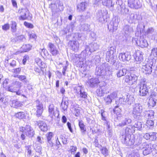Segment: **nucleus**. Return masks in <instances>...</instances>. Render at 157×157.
I'll list each match as a JSON object with an SVG mask.
<instances>
[{
	"instance_id": "57",
	"label": "nucleus",
	"mask_w": 157,
	"mask_h": 157,
	"mask_svg": "<svg viewBox=\"0 0 157 157\" xmlns=\"http://www.w3.org/2000/svg\"><path fill=\"white\" fill-rule=\"evenodd\" d=\"M118 92L117 91H115L113 92L110 94L109 95L111 98L113 100L116 98L117 96Z\"/></svg>"
},
{
	"instance_id": "35",
	"label": "nucleus",
	"mask_w": 157,
	"mask_h": 157,
	"mask_svg": "<svg viewBox=\"0 0 157 157\" xmlns=\"http://www.w3.org/2000/svg\"><path fill=\"white\" fill-rule=\"evenodd\" d=\"M156 100L155 98H153L151 97L148 102V105L149 108L154 107L155 105Z\"/></svg>"
},
{
	"instance_id": "44",
	"label": "nucleus",
	"mask_w": 157,
	"mask_h": 157,
	"mask_svg": "<svg viewBox=\"0 0 157 157\" xmlns=\"http://www.w3.org/2000/svg\"><path fill=\"white\" fill-rule=\"evenodd\" d=\"M127 157H140L139 151L137 150H135L130 154L127 155Z\"/></svg>"
},
{
	"instance_id": "61",
	"label": "nucleus",
	"mask_w": 157,
	"mask_h": 157,
	"mask_svg": "<svg viewBox=\"0 0 157 157\" xmlns=\"http://www.w3.org/2000/svg\"><path fill=\"white\" fill-rule=\"evenodd\" d=\"M17 40L20 41H24L25 40V38L23 35H21L17 37Z\"/></svg>"
},
{
	"instance_id": "15",
	"label": "nucleus",
	"mask_w": 157,
	"mask_h": 157,
	"mask_svg": "<svg viewBox=\"0 0 157 157\" xmlns=\"http://www.w3.org/2000/svg\"><path fill=\"white\" fill-rule=\"evenodd\" d=\"M88 84L91 87H94L99 85V86H101V85L104 86L105 83L103 81L100 82L97 78H92L90 79L88 82Z\"/></svg>"
},
{
	"instance_id": "34",
	"label": "nucleus",
	"mask_w": 157,
	"mask_h": 157,
	"mask_svg": "<svg viewBox=\"0 0 157 157\" xmlns=\"http://www.w3.org/2000/svg\"><path fill=\"white\" fill-rule=\"evenodd\" d=\"M125 98L126 102H127L128 104L130 105L132 104L135 101V99L133 95H131L128 94L127 95Z\"/></svg>"
},
{
	"instance_id": "24",
	"label": "nucleus",
	"mask_w": 157,
	"mask_h": 157,
	"mask_svg": "<svg viewBox=\"0 0 157 157\" xmlns=\"http://www.w3.org/2000/svg\"><path fill=\"white\" fill-rule=\"evenodd\" d=\"M68 46L73 51L77 50L79 48V44L76 41L70 40L68 43Z\"/></svg>"
},
{
	"instance_id": "64",
	"label": "nucleus",
	"mask_w": 157,
	"mask_h": 157,
	"mask_svg": "<svg viewBox=\"0 0 157 157\" xmlns=\"http://www.w3.org/2000/svg\"><path fill=\"white\" fill-rule=\"evenodd\" d=\"M154 122L153 121L151 120H147L146 122V126L148 127L152 126L154 125Z\"/></svg>"
},
{
	"instance_id": "19",
	"label": "nucleus",
	"mask_w": 157,
	"mask_h": 157,
	"mask_svg": "<svg viewBox=\"0 0 157 157\" xmlns=\"http://www.w3.org/2000/svg\"><path fill=\"white\" fill-rule=\"evenodd\" d=\"M18 13L21 15L19 17V19L20 20H24L28 18V14L29 11L26 8H21L19 10Z\"/></svg>"
},
{
	"instance_id": "37",
	"label": "nucleus",
	"mask_w": 157,
	"mask_h": 157,
	"mask_svg": "<svg viewBox=\"0 0 157 157\" xmlns=\"http://www.w3.org/2000/svg\"><path fill=\"white\" fill-rule=\"evenodd\" d=\"M13 88H15L16 89H20L21 86V83L17 81H13L10 85Z\"/></svg>"
},
{
	"instance_id": "38",
	"label": "nucleus",
	"mask_w": 157,
	"mask_h": 157,
	"mask_svg": "<svg viewBox=\"0 0 157 157\" xmlns=\"http://www.w3.org/2000/svg\"><path fill=\"white\" fill-rule=\"evenodd\" d=\"M103 86H104L101 85V86H100V88L99 89L97 90L96 91L97 94L99 96H102L105 93V87Z\"/></svg>"
},
{
	"instance_id": "16",
	"label": "nucleus",
	"mask_w": 157,
	"mask_h": 157,
	"mask_svg": "<svg viewBox=\"0 0 157 157\" xmlns=\"http://www.w3.org/2000/svg\"><path fill=\"white\" fill-rule=\"evenodd\" d=\"M128 5L131 8L138 9L140 8L142 4L139 0H128Z\"/></svg>"
},
{
	"instance_id": "12",
	"label": "nucleus",
	"mask_w": 157,
	"mask_h": 157,
	"mask_svg": "<svg viewBox=\"0 0 157 157\" xmlns=\"http://www.w3.org/2000/svg\"><path fill=\"white\" fill-rule=\"evenodd\" d=\"M153 147L151 144L143 143L140 147L141 149H143V153L144 155H147L150 154L152 151Z\"/></svg>"
},
{
	"instance_id": "32",
	"label": "nucleus",
	"mask_w": 157,
	"mask_h": 157,
	"mask_svg": "<svg viewBox=\"0 0 157 157\" xmlns=\"http://www.w3.org/2000/svg\"><path fill=\"white\" fill-rule=\"evenodd\" d=\"M7 90L11 92L16 93V94L18 95H20L21 94L20 89H16L15 88L12 87L11 86H8L7 88Z\"/></svg>"
},
{
	"instance_id": "40",
	"label": "nucleus",
	"mask_w": 157,
	"mask_h": 157,
	"mask_svg": "<svg viewBox=\"0 0 157 157\" xmlns=\"http://www.w3.org/2000/svg\"><path fill=\"white\" fill-rule=\"evenodd\" d=\"M48 112L49 115L52 117L53 115L56 116L55 114L54 106L53 104H50L48 106Z\"/></svg>"
},
{
	"instance_id": "22",
	"label": "nucleus",
	"mask_w": 157,
	"mask_h": 157,
	"mask_svg": "<svg viewBox=\"0 0 157 157\" xmlns=\"http://www.w3.org/2000/svg\"><path fill=\"white\" fill-rule=\"evenodd\" d=\"M136 41L137 45L141 48L147 47L148 46L147 40L144 39L143 37H140L139 39H137L136 40Z\"/></svg>"
},
{
	"instance_id": "58",
	"label": "nucleus",
	"mask_w": 157,
	"mask_h": 157,
	"mask_svg": "<svg viewBox=\"0 0 157 157\" xmlns=\"http://www.w3.org/2000/svg\"><path fill=\"white\" fill-rule=\"evenodd\" d=\"M82 34L81 33H76L75 34V36H73L74 38H75V40H81V37Z\"/></svg>"
},
{
	"instance_id": "30",
	"label": "nucleus",
	"mask_w": 157,
	"mask_h": 157,
	"mask_svg": "<svg viewBox=\"0 0 157 157\" xmlns=\"http://www.w3.org/2000/svg\"><path fill=\"white\" fill-rule=\"evenodd\" d=\"M88 3L87 2H82L78 5V9L79 12L83 11L86 9Z\"/></svg>"
},
{
	"instance_id": "21",
	"label": "nucleus",
	"mask_w": 157,
	"mask_h": 157,
	"mask_svg": "<svg viewBox=\"0 0 157 157\" xmlns=\"http://www.w3.org/2000/svg\"><path fill=\"white\" fill-rule=\"evenodd\" d=\"M142 67L141 71L145 74L146 75L151 74L152 72V68L151 66H150L148 64L145 63H144L142 64Z\"/></svg>"
},
{
	"instance_id": "42",
	"label": "nucleus",
	"mask_w": 157,
	"mask_h": 157,
	"mask_svg": "<svg viewBox=\"0 0 157 157\" xmlns=\"http://www.w3.org/2000/svg\"><path fill=\"white\" fill-rule=\"evenodd\" d=\"M100 151L101 153L105 156L106 157L109 154V150L105 147L101 146Z\"/></svg>"
},
{
	"instance_id": "47",
	"label": "nucleus",
	"mask_w": 157,
	"mask_h": 157,
	"mask_svg": "<svg viewBox=\"0 0 157 157\" xmlns=\"http://www.w3.org/2000/svg\"><path fill=\"white\" fill-rule=\"evenodd\" d=\"M11 30L12 32L15 33L17 30V23L13 21L11 22Z\"/></svg>"
},
{
	"instance_id": "2",
	"label": "nucleus",
	"mask_w": 157,
	"mask_h": 157,
	"mask_svg": "<svg viewBox=\"0 0 157 157\" xmlns=\"http://www.w3.org/2000/svg\"><path fill=\"white\" fill-rule=\"evenodd\" d=\"M111 67L109 64L103 63L98 65L95 69V75L97 76H102L109 74Z\"/></svg>"
},
{
	"instance_id": "7",
	"label": "nucleus",
	"mask_w": 157,
	"mask_h": 157,
	"mask_svg": "<svg viewBox=\"0 0 157 157\" xmlns=\"http://www.w3.org/2000/svg\"><path fill=\"white\" fill-rule=\"evenodd\" d=\"M143 110V107L140 103H136L133 106L132 112V116L134 118L138 120L141 116Z\"/></svg>"
},
{
	"instance_id": "39",
	"label": "nucleus",
	"mask_w": 157,
	"mask_h": 157,
	"mask_svg": "<svg viewBox=\"0 0 157 157\" xmlns=\"http://www.w3.org/2000/svg\"><path fill=\"white\" fill-rule=\"evenodd\" d=\"M125 97L120 98L119 99H117L116 101V104L117 105H125L126 103Z\"/></svg>"
},
{
	"instance_id": "56",
	"label": "nucleus",
	"mask_w": 157,
	"mask_h": 157,
	"mask_svg": "<svg viewBox=\"0 0 157 157\" xmlns=\"http://www.w3.org/2000/svg\"><path fill=\"white\" fill-rule=\"evenodd\" d=\"M100 58L99 56H96L94 58V60L91 61L93 64H97L100 61Z\"/></svg>"
},
{
	"instance_id": "27",
	"label": "nucleus",
	"mask_w": 157,
	"mask_h": 157,
	"mask_svg": "<svg viewBox=\"0 0 157 157\" xmlns=\"http://www.w3.org/2000/svg\"><path fill=\"white\" fill-rule=\"evenodd\" d=\"M46 137L48 142L47 145L48 147H52L53 146L52 138L53 137V134L52 132H49L46 134Z\"/></svg>"
},
{
	"instance_id": "11",
	"label": "nucleus",
	"mask_w": 157,
	"mask_h": 157,
	"mask_svg": "<svg viewBox=\"0 0 157 157\" xmlns=\"http://www.w3.org/2000/svg\"><path fill=\"white\" fill-rule=\"evenodd\" d=\"M138 79L137 76L133 74L126 75L125 77L124 81L129 85H132L136 83Z\"/></svg>"
},
{
	"instance_id": "23",
	"label": "nucleus",
	"mask_w": 157,
	"mask_h": 157,
	"mask_svg": "<svg viewBox=\"0 0 157 157\" xmlns=\"http://www.w3.org/2000/svg\"><path fill=\"white\" fill-rule=\"evenodd\" d=\"M36 124L38 126L40 129L43 132H46L48 130V126L46 123L43 121H36Z\"/></svg>"
},
{
	"instance_id": "14",
	"label": "nucleus",
	"mask_w": 157,
	"mask_h": 157,
	"mask_svg": "<svg viewBox=\"0 0 157 157\" xmlns=\"http://www.w3.org/2000/svg\"><path fill=\"white\" fill-rule=\"evenodd\" d=\"M119 21L117 18L113 19L108 25V28L110 31L113 33L117 29Z\"/></svg>"
},
{
	"instance_id": "51",
	"label": "nucleus",
	"mask_w": 157,
	"mask_h": 157,
	"mask_svg": "<svg viewBox=\"0 0 157 157\" xmlns=\"http://www.w3.org/2000/svg\"><path fill=\"white\" fill-rule=\"evenodd\" d=\"M156 60L155 59H150L148 61H147V64H148L149 66H151V68H152V67H154L155 66Z\"/></svg>"
},
{
	"instance_id": "9",
	"label": "nucleus",
	"mask_w": 157,
	"mask_h": 157,
	"mask_svg": "<svg viewBox=\"0 0 157 157\" xmlns=\"http://www.w3.org/2000/svg\"><path fill=\"white\" fill-rule=\"evenodd\" d=\"M154 111L152 110H145L143 112L139 120L144 121L149 119H153L154 118Z\"/></svg>"
},
{
	"instance_id": "10",
	"label": "nucleus",
	"mask_w": 157,
	"mask_h": 157,
	"mask_svg": "<svg viewBox=\"0 0 157 157\" xmlns=\"http://www.w3.org/2000/svg\"><path fill=\"white\" fill-rule=\"evenodd\" d=\"M149 86L145 82H141L140 85L139 94L140 96H144L149 93Z\"/></svg>"
},
{
	"instance_id": "33",
	"label": "nucleus",
	"mask_w": 157,
	"mask_h": 157,
	"mask_svg": "<svg viewBox=\"0 0 157 157\" xmlns=\"http://www.w3.org/2000/svg\"><path fill=\"white\" fill-rule=\"evenodd\" d=\"M132 120L129 117H126L123 120L121 123L119 124V126L120 127H123L124 125H127L130 124L132 122Z\"/></svg>"
},
{
	"instance_id": "63",
	"label": "nucleus",
	"mask_w": 157,
	"mask_h": 157,
	"mask_svg": "<svg viewBox=\"0 0 157 157\" xmlns=\"http://www.w3.org/2000/svg\"><path fill=\"white\" fill-rule=\"evenodd\" d=\"M108 128H107V133L109 135V137H112V130L111 129L109 125L108 124Z\"/></svg>"
},
{
	"instance_id": "53",
	"label": "nucleus",
	"mask_w": 157,
	"mask_h": 157,
	"mask_svg": "<svg viewBox=\"0 0 157 157\" xmlns=\"http://www.w3.org/2000/svg\"><path fill=\"white\" fill-rule=\"evenodd\" d=\"M81 29L84 31H87L89 29V25L86 24H82Z\"/></svg>"
},
{
	"instance_id": "4",
	"label": "nucleus",
	"mask_w": 157,
	"mask_h": 157,
	"mask_svg": "<svg viewBox=\"0 0 157 157\" xmlns=\"http://www.w3.org/2000/svg\"><path fill=\"white\" fill-rule=\"evenodd\" d=\"M122 143L127 146H131L134 144L135 142V137L133 135L124 134L120 137Z\"/></svg>"
},
{
	"instance_id": "55",
	"label": "nucleus",
	"mask_w": 157,
	"mask_h": 157,
	"mask_svg": "<svg viewBox=\"0 0 157 157\" xmlns=\"http://www.w3.org/2000/svg\"><path fill=\"white\" fill-rule=\"evenodd\" d=\"M37 64L41 68H44L46 67V64L40 59L37 63Z\"/></svg>"
},
{
	"instance_id": "25",
	"label": "nucleus",
	"mask_w": 157,
	"mask_h": 157,
	"mask_svg": "<svg viewBox=\"0 0 157 157\" xmlns=\"http://www.w3.org/2000/svg\"><path fill=\"white\" fill-rule=\"evenodd\" d=\"M136 57L135 59L137 63H140L143 60V53L140 51L138 50L135 52Z\"/></svg>"
},
{
	"instance_id": "26",
	"label": "nucleus",
	"mask_w": 157,
	"mask_h": 157,
	"mask_svg": "<svg viewBox=\"0 0 157 157\" xmlns=\"http://www.w3.org/2000/svg\"><path fill=\"white\" fill-rule=\"evenodd\" d=\"M116 74L118 78H120L125 75L128 72V70L126 69L121 67L116 69Z\"/></svg>"
},
{
	"instance_id": "13",
	"label": "nucleus",
	"mask_w": 157,
	"mask_h": 157,
	"mask_svg": "<svg viewBox=\"0 0 157 157\" xmlns=\"http://www.w3.org/2000/svg\"><path fill=\"white\" fill-rule=\"evenodd\" d=\"M34 105H35L36 109V116L39 117L41 116L44 110L43 104L39 100H36L34 102Z\"/></svg>"
},
{
	"instance_id": "41",
	"label": "nucleus",
	"mask_w": 157,
	"mask_h": 157,
	"mask_svg": "<svg viewBox=\"0 0 157 157\" xmlns=\"http://www.w3.org/2000/svg\"><path fill=\"white\" fill-rule=\"evenodd\" d=\"M102 4L104 6L108 7L109 8L113 7L114 4H112L111 0H107L102 2Z\"/></svg>"
},
{
	"instance_id": "62",
	"label": "nucleus",
	"mask_w": 157,
	"mask_h": 157,
	"mask_svg": "<svg viewBox=\"0 0 157 157\" xmlns=\"http://www.w3.org/2000/svg\"><path fill=\"white\" fill-rule=\"evenodd\" d=\"M18 78L19 80L21 81H23L24 82L27 83V80H26V77L25 75H19L18 76Z\"/></svg>"
},
{
	"instance_id": "50",
	"label": "nucleus",
	"mask_w": 157,
	"mask_h": 157,
	"mask_svg": "<svg viewBox=\"0 0 157 157\" xmlns=\"http://www.w3.org/2000/svg\"><path fill=\"white\" fill-rule=\"evenodd\" d=\"M119 105H117L114 107L113 109V113L116 114H118V113L119 114L121 111V109L119 108Z\"/></svg>"
},
{
	"instance_id": "8",
	"label": "nucleus",
	"mask_w": 157,
	"mask_h": 157,
	"mask_svg": "<svg viewBox=\"0 0 157 157\" xmlns=\"http://www.w3.org/2000/svg\"><path fill=\"white\" fill-rule=\"evenodd\" d=\"M19 131L30 137L33 136L34 135V130L30 125H28L24 127H20Z\"/></svg>"
},
{
	"instance_id": "20",
	"label": "nucleus",
	"mask_w": 157,
	"mask_h": 157,
	"mask_svg": "<svg viewBox=\"0 0 157 157\" xmlns=\"http://www.w3.org/2000/svg\"><path fill=\"white\" fill-rule=\"evenodd\" d=\"M48 47L49 48V51L50 53L53 56H56L59 54V52L58 48L53 44L49 43Z\"/></svg>"
},
{
	"instance_id": "46",
	"label": "nucleus",
	"mask_w": 157,
	"mask_h": 157,
	"mask_svg": "<svg viewBox=\"0 0 157 157\" xmlns=\"http://www.w3.org/2000/svg\"><path fill=\"white\" fill-rule=\"evenodd\" d=\"M123 30L126 34H128L129 33L132 32V28L128 25H125L123 29Z\"/></svg>"
},
{
	"instance_id": "49",
	"label": "nucleus",
	"mask_w": 157,
	"mask_h": 157,
	"mask_svg": "<svg viewBox=\"0 0 157 157\" xmlns=\"http://www.w3.org/2000/svg\"><path fill=\"white\" fill-rule=\"evenodd\" d=\"M150 140L155 141L157 138V133L155 132H150Z\"/></svg>"
},
{
	"instance_id": "1",
	"label": "nucleus",
	"mask_w": 157,
	"mask_h": 157,
	"mask_svg": "<svg viewBox=\"0 0 157 157\" xmlns=\"http://www.w3.org/2000/svg\"><path fill=\"white\" fill-rule=\"evenodd\" d=\"M99 49V45L96 43H92L89 45L86 46L85 50L82 52L78 57L79 62H78V64L80 67L81 71L84 72L86 71L89 68L85 60L86 55L85 53H88L90 52L89 54L90 55L92 52L96 51Z\"/></svg>"
},
{
	"instance_id": "5",
	"label": "nucleus",
	"mask_w": 157,
	"mask_h": 157,
	"mask_svg": "<svg viewBox=\"0 0 157 157\" xmlns=\"http://www.w3.org/2000/svg\"><path fill=\"white\" fill-rule=\"evenodd\" d=\"M116 49L113 47H111L109 48L106 53V60L111 64H113L116 62L117 57L115 55Z\"/></svg>"
},
{
	"instance_id": "17",
	"label": "nucleus",
	"mask_w": 157,
	"mask_h": 157,
	"mask_svg": "<svg viewBox=\"0 0 157 157\" xmlns=\"http://www.w3.org/2000/svg\"><path fill=\"white\" fill-rule=\"evenodd\" d=\"M75 90L80 98H86L87 97V93L85 91L83 87L82 86H77L75 87Z\"/></svg>"
},
{
	"instance_id": "31",
	"label": "nucleus",
	"mask_w": 157,
	"mask_h": 157,
	"mask_svg": "<svg viewBox=\"0 0 157 157\" xmlns=\"http://www.w3.org/2000/svg\"><path fill=\"white\" fill-rule=\"evenodd\" d=\"M156 33L155 29L152 27L149 28L145 32V34L150 36H153Z\"/></svg>"
},
{
	"instance_id": "36",
	"label": "nucleus",
	"mask_w": 157,
	"mask_h": 157,
	"mask_svg": "<svg viewBox=\"0 0 157 157\" xmlns=\"http://www.w3.org/2000/svg\"><path fill=\"white\" fill-rule=\"evenodd\" d=\"M78 125L81 130V134L82 136L84 135L86 132V128L85 125L82 121H79Z\"/></svg>"
},
{
	"instance_id": "3",
	"label": "nucleus",
	"mask_w": 157,
	"mask_h": 157,
	"mask_svg": "<svg viewBox=\"0 0 157 157\" xmlns=\"http://www.w3.org/2000/svg\"><path fill=\"white\" fill-rule=\"evenodd\" d=\"M64 8V6L63 2L59 0L56 1L54 4H52V16L55 17H58L61 12L63 10Z\"/></svg>"
},
{
	"instance_id": "52",
	"label": "nucleus",
	"mask_w": 157,
	"mask_h": 157,
	"mask_svg": "<svg viewBox=\"0 0 157 157\" xmlns=\"http://www.w3.org/2000/svg\"><path fill=\"white\" fill-rule=\"evenodd\" d=\"M104 100L106 103L107 105H109L111 103L113 100L111 98L109 95H108L106 97L104 98Z\"/></svg>"
},
{
	"instance_id": "43",
	"label": "nucleus",
	"mask_w": 157,
	"mask_h": 157,
	"mask_svg": "<svg viewBox=\"0 0 157 157\" xmlns=\"http://www.w3.org/2000/svg\"><path fill=\"white\" fill-rule=\"evenodd\" d=\"M68 105V102L63 99L60 106V107L64 111L67 110Z\"/></svg>"
},
{
	"instance_id": "54",
	"label": "nucleus",
	"mask_w": 157,
	"mask_h": 157,
	"mask_svg": "<svg viewBox=\"0 0 157 157\" xmlns=\"http://www.w3.org/2000/svg\"><path fill=\"white\" fill-rule=\"evenodd\" d=\"M133 127L131 126H128V127H127L125 129V134H130V133H132V130L133 129Z\"/></svg>"
},
{
	"instance_id": "48",
	"label": "nucleus",
	"mask_w": 157,
	"mask_h": 157,
	"mask_svg": "<svg viewBox=\"0 0 157 157\" xmlns=\"http://www.w3.org/2000/svg\"><path fill=\"white\" fill-rule=\"evenodd\" d=\"M31 47V46L29 44H25L22 46L21 48L23 52H25L30 50Z\"/></svg>"
},
{
	"instance_id": "18",
	"label": "nucleus",
	"mask_w": 157,
	"mask_h": 157,
	"mask_svg": "<svg viewBox=\"0 0 157 157\" xmlns=\"http://www.w3.org/2000/svg\"><path fill=\"white\" fill-rule=\"evenodd\" d=\"M118 58L120 61L124 62L130 60L131 56L130 52H126L119 53Z\"/></svg>"
},
{
	"instance_id": "45",
	"label": "nucleus",
	"mask_w": 157,
	"mask_h": 157,
	"mask_svg": "<svg viewBox=\"0 0 157 157\" xmlns=\"http://www.w3.org/2000/svg\"><path fill=\"white\" fill-rule=\"evenodd\" d=\"M15 116L19 119H23L25 118V113L24 112H20L16 113Z\"/></svg>"
},
{
	"instance_id": "28",
	"label": "nucleus",
	"mask_w": 157,
	"mask_h": 157,
	"mask_svg": "<svg viewBox=\"0 0 157 157\" xmlns=\"http://www.w3.org/2000/svg\"><path fill=\"white\" fill-rule=\"evenodd\" d=\"M22 103L17 99L13 100L10 101L11 106L14 108H17L22 106Z\"/></svg>"
},
{
	"instance_id": "59",
	"label": "nucleus",
	"mask_w": 157,
	"mask_h": 157,
	"mask_svg": "<svg viewBox=\"0 0 157 157\" xmlns=\"http://www.w3.org/2000/svg\"><path fill=\"white\" fill-rule=\"evenodd\" d=\"M151 54L157 58V47L152 48L151 50Z\"/></svg>"
},
{
	"instance_id": "29",
	"label": "nucleus",
	"mask_w": 157,
	"mask_h": 157,
	"mask_svg": "<svg viewBox=\"0 0 157 157\" xmlns=\"http://www.w3.org/2000/svg\"><path fill=\"white\" fill-rule=\"evenodd\" d=\"M145 125L142 122H137L135 123L133 125L134 129L138 130H144Z\"/></svg>"
},
{
	"instance_id": "6",
	"label": "nucleus",
	"mask_w": 157,
	"mask_h": 157,
	"mask_svg": "<svg viewBox=\"0 0 157 157\" xmlns=\"http://www.w3.org/2000/svg\"><path fill=\"white\" fill-rule=\"evenodd\" d=\"M108 13L107 10L105 9L98 10L96 13V17L99 22L104 23L106 21V15Z\"/></svg>"
},
{
	"instance_id": "60",
	"label": "nucleus",
	"mask_w": 157,
	"mask_h": 157,
	"mask_svg": "<svg viewBox=\"0 0 157 157\" xmlns=\"http://www.w3.org/2000/svg\"><path fill=\"white\" fill-rule=\"evenodd\" d=\"M24 24L26 27L32 29L34 27V26L32 24L26 21L24 22Z\"/></svg>"
}]
</instances>
